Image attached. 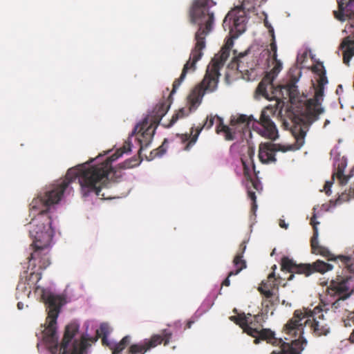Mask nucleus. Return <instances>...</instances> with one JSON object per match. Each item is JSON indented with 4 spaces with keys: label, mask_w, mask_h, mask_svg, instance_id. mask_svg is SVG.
Instances as JSON below:
<instances>
[{
    "label": "nucleus",
    "mask_w": 354,
    "mask_h": 354,
    "mask_svg": "<svg viewBox=\"0 0 354 354\" xmlns=\"http://www.w3.org/2000/svg\"><path fill=\"white\" fill-rule=\"evenodd\" d=\"M269 101L274 100V104L268 105L262 111L260 120H254L252 116L248 117L246 115H237L232 116L230 125L224 124L222 118L218 115L210 114L207 116L202 127L191 129L190 133L178 135L182 142H188L185 149L188 151L196 143L203 129H209L216 122V131L217 133H223L226 140H234L241 139L245 140V144L241 142L233 143L230 148V161L234 167V161L239 159L242 154L248 155L247 152L242 151L243 147L247 146L254 151V146L251 143L252 133L251 129L257 132L261 136L271 140H275L279 137L278 129L276 124L271 119L277 118L283 122L286 129H290L292 136L295 140L294 145H284L281 144H274L271 142L261 143L259 150V158L263 164H271L277 162L275 154L278 151L286 152L288 151L300 149L304 144L305 137L308 131L309 127L316 120L319 116H310L308 122L297 124L290 117L287 111L288 106L284 109L288 102L283 98L272 97Z\"/></svg>",
    "instance_id": "nucleus-1"
},
{
    "label": "nucleus",
    "mask_w": 354,
    "mask_h": 354,
    "mask_svg": "<svg viewBox=\"0 0 354 354\" xmlns=\"http://www.w3.org/2000/svg\"><path fill=\"white\" fill-rule=\"evenodd\" d=\"M265 26L271 36L270 50L252 45L245 53H241L238 57H234L227 65V68L236 69L243 75H247L248 80H254L257 77L264 74V77L259 84L256 92L257 99L263 97L266 100L272 97H280L289 102L290 105L286 112L295 122L298 123L308 122L310 116L323 113L324 109L321 106L324 97V86L328 84L326 71L323 66L319 74V84L322 88L316 91L314 98H308L304 93L300 94L297 83L301 76V71L297 66H292L287 75L285 82L279 86L273 84L274 79L283 68L282 62L277 59V46L273 27L267 20Z\"/></svg>",
    "instance_id": "nucleus-2"
},
{
    "label": "nucleus",
    "mask_w": 354,
    "mask_h": 354,
    "mask_svg": "<svg viewBox=\"0 0 354 354\" xmlns=\"http://www.w3.org/2000/svg\"><path fill=\"white\" fill-rule=\"evenodd\" d=\"M267 0H239V3L231 9L223 21L224 30L229 31V38L226 39L224 46L214 55L208 64L206 73L201 83L197 84L187 97L189 107H183L176 111L167 124H162L166 128L171 127L180 118L189 115L201 105L206 93H214L217 90L220 71L230 56V49L234 45L233 39L238 38L245 32L250 18L258 15V9L262 2Z\"/></svg>",
    "instance_id": "nucleus-3"
},
{
    "label": "nucleus",
    "mask_w": 354,
    "mask_h": 354,
    "mask_svg": "<svg viewBox=\"0 0 354 354\" xmlns=\"http://www.w3.org/2000/svg\"><path fill=\"white\" fill-rule=\"evenodd\" d=\"M333 260L337 262L341 272L335 279L321 281L331 299L323 306L327 317H339L342 321L352 308L348 301L354 293V250H346L344 254L336 256Z\"/></svg>",
    "instance_id": "nucleus-4"
},
{
    "label": "nucleus",
    "mask_w": 354,
    "mask_h": 354,
    "mask_svg": "<svg viewBox=\"0 0 354 354\" xmlns=\"http://www.w3.org/2000/svg\"><path fill=\"white\" fill-rule=\"evenodd\" d=\"M213 0H194L189 9L190 23L197 26L195 32V45L192 50L188 61L185 64L182 73L174 82L173 92L178 88L185 80L188 73H194L196 69V64L202 56V50L205 48V37L212 32L214 28V13L211 8L216 6Z\"/></svg>",
    "instance_id": "nucleus-5"
},
{
    "label": "nucleus",
    "mask_w": 354,
    "mask_h": 354,
    "mask_svg": "<svg viewBox=\"0 0 354 354\" xmlns=\"http://www.w3.org/2000/svg\"><path fill=\"white\" fill-rule=\"evenodd\" d=\"M324 309L316 306L313 310L306 309L304 312L297 310L294 316L284 325V339L294 348L295 352L290 354H301L307 344L303 337L304 328L308 326L310 331L317 335H326L329 333V327L319 319H324L326 316L324 314Z\"/></svg>",
    "instance_id": "nucleus-6"
},
{
    "label": "nucleus",
    "mask_w": 354,
    "mask_h": 354,
    "mask_svg": "<svg viewBox=\"0 0 354 354\" xmlns=\"http://www.w3.org/2000/svg\"><path fill=\"white\" fill-rule=\"evenodd\" d=\"M266 318L261 313L252 317L251 314L245 315L242 313L239 316H232L230 319L239 324L243 330V332L253 337H255L254 343L259 344V339L266 340L278 347L277 349L272 351L271 354H290L291 352H295L294 348L290 346L286 340L282 338L275 337V334L270 329L262 328V320Z\"/></svg>",
    "instance_id": "nucleus-7"
},
{
    "label": "nucleus",
    "mask_w": 354,
    "mask_h": 354,
    "mask_svg": "<svg viewBox=\"0 0 354 354\" xmlns=\"http://www.w3.org/2000/svg\"><path fill=\"white\" fill-rule=\"evenodd\" d=\"M242 151L247 152L248 155L242 154V156H239L240 160L236 159L234 161V171L237 176H243L242 183L247 191L248 197L252 201L250 221H253V223L250 224V226H252L255 222L258 205L257 204L255 192L252 188L258 192H261L263 190V185L258 176L259 171H257L255 169L253 160L254 151L250 149V147L245 146Z\"/></svg>",
    "instance_id": "nucleus-8"
},
{
    "label": "nucleus",
    "mask_w": 354,
    "mask_h": 354,
    "mask_svg": "<svg viewBox=\"0 0 354 354\" xmlns=\"http://www.w3.org/2000/svg\"><path fill=\"white\" fill-rule=\"evenodd\" d=\"M242 151L247 152L248 155L242 154V156H239L240 160L236 159L234 161V171L237 176H243L242 183L247 191L248 197L252 201L250 221H253V223L250 224V226H252L255 222L258 205L257 204L255 192L252 188L258 192H261L263 190V185L258 176L259 171H257L255 169L253 160L254 151L250 149V147L245 146Z\"/></svg>",
    "instance_id": "nucleus-9"
},
{
    "label": "nucleus",
    "mask_w": 354,
    "mask_h": 354,
    "mask_svg": "<svg viewBox=\"0 0 354 354\" xmlns=\"http://www.w3.org/2000/svg\"><path fill=\"white\" fill-rule=\"evenodd\" d=\"M242 151L247 152L248 155L242 154V156H239L240 160L236 159L234 161V171L237 176H243L242 183L247 191L248 197L252 201L250 221H253V223L250 224V226H252L255 222L258 205L257 204L255 192L252 188L258 192H261L263 190V185L258 176L259 171H257L255 169L253 160L254 151L250 149V147L245 146Z\"/></svg>",
    "instance_id": "nucleus-10"
},
{
    "label": "nucleus",
    "mask_w": 354,
    "mask_h": 354,
    "mask_svg": "<svg viewBox=\"0 0 354 354\" xmlns=\"http://www.w3.org/2000/svg\"><path fill=\"white\" fill-rule=\"evenodd\" d=\"M354 197V187H351L348 193H342L337 199L335 202L330 201L329 203L323 204L320 209L317 212V207H313V215L311 218L310 224L313 227V235L311 238V247L313 253L319 254L323 257H327L328 260L335 259V256L325 247L322 246L318 242V228L317 225L319 222L316 221V218L322 215L324 212H329L333 209L337 204H341L342 202L348 201L351 197Z\"/></svg>",
    "instance_id": "nucleus-11"
},
{
    "label": "nucleus",
    "mask_w": 354,
    "mask_h": 354,
    "mask_svg": "<svg viewBox=\"0 0 354 354\" xmlns=\"http://www.w3.org/2000/svg\"><path fill=\"white\" fill-rule=\"evenodd\" d=\"M281 266L283 270H286L290 273L288 278V280L289 281L293 279V272L305 274L306 276H309L315 271L324 273L333 269V266L331 264L326 263L322 260H317L312 265L306 264L297 266L292 259H290L287 257H283L281 259Z\"/></svg>",
    "instance_id": "nucleus-12"
},
{
    "label": "nucleus",
    "mask_w": 354,
    "mask_h": 354,
    "mask_svg": "<svg viewBox=\"0 0 354 354\" xmlns=\"http://www.w3.org/2000/svg\"><path fill=\"white\" fill-rule=\"evenodd\" d=\"M330 156L333 159V176L337 178L342 186L346 185L349 179L354 176V168L350 171L348 175L346 176L344 174V169L347 166V159L345 156L340 157L337 146H335L330 151Z\"/></svg>",
    "instance_id": "nucleus-13"
},
{
    "label": "nucleus",
    "mask_w": 354,
    "mask_h": 354,
    "mask_svg": "<svg viewBox=\"0 0 354 354\" xmlns=\"http://www.w3.org/2000/svg\"><path fill=\"white\" fill-rule=\"evenodd\" d=\"M275 283H271L270 281H263L259 290L266 298L268 302L271 306L277 305L279 303V298L277 295L276 291H278V288L276 287Z\"/></svg>",
    "instance_id": "nucleus-14"
},
{
    "label": "nucleus",
    "mask_w": 354,
    "mask_h": 354,
    "mask_svg": "<svg viewBox=\"0 0 354 354\" xmlns=\"http://www.w3.org/2000/svg\"><path fill=\"white\" fill-rule=\"evenodd\" d=\"M221 289L222 286H220L219 291L218 293H216L215 291L213 290L208 294V295L202 302L200 307L193 315L194 318L198 319L212 307L218 295L221 294Z\"/></svg>",
    "instance_id": "nucleus-15"
},
{
    "label": "nucleus",
    "mask_w": 354,
    "mask_h": 354,
    "mask_svg": "<svg viewBox=\"0 0 354 354\" xmlns=\"http://www.w3.org/2000/svg\"><path fill=\"white\" fill-rule=\"evenodd\" d=\"M248 240L243 241L239 247V251L236 254L233 263L234 266L235 267L234 270H232L230 272V276L236 275L238 274L243 269L246 268V262L245 260L243 259V253L245 252L246 250V243H248Z\"/></svg>",
    "instance_id": "nucleus-16"
},
{
    "label": "nucleus",
    "mask_w": 354,
    "mask_h": 354,
    "mask_svg": "<svg viewBox=\"0 0 354 354\" xmlns=\"http://www.w3.org/2000/svg\"><path fill=\"white\" fill-rule=\"evenodd\" d=\"M167 139L165 138L162 144L156 150L152 151L151 152V158L149 160H153L155 157H162L167 151Z\"/></svg>",
    "instance_id": "nucleus-17"
},
{
    "label": "nucleus",
    "mask_w": 354,
    "mask_h": 354,
    "mask_svg": "<svg viewBox=\"0 0 354 354\" xmlns=\"http://www.w3.org/2000/svg\"><path fill=\"white\" fill-rule=\"evenodd\" d=\"M345 326L354 325V308H352L345 319L343 320Z\"/></svg>",
    "instance_id": "nucleus-18"
},
{
    "label": "nucleus",
    "mask_w": 354,
    "mask_h": 354,
    "mask_svg": "<svg viewBox=\"0 0 354 354\" xmlns=\"http://www.w3.org/2000/svg\"><path fill=\"white\" fill-rule=\"evenodd\" d=\"M270 304L268 302V301L266 299L262 302L263 308L261 310V314L266 317V319L267 318V315L269 311V306Z\"/></svg>",
    "instance_id": "nucleus-19"
},
{
    "label": "nucleus",
    "mask_w": 354,
    "mask_h": 354,
    "mask_svg": "<svg viewBox=\"0 0 354 354\" xmlns=\"http://www.w3.org/2000/svg\"><path fill=\"white\" fill-rule=\"evenodd\" d=\"M140 143V151L144 150L147 149L152 141H138Z\"/></svg>",
    "instance_id": "nucleus-20"
},
{
    "label": "nucleus",
    "mask_w": 354,
    "mask_h": 354,
    "mask_svg": "<svg viewBox=\"0 0 354 354\" xmlns=\"http://www.w3.org/2000/svg\"><path fill=\"white\" fill-rule=\"evenodd\" d=\"M332 183L331 182H326V185H325V191H326V194L327 195H330L331 194V189H330V187L332 186Z\"/></svg>",
    "instance_id": "nucleus-21"
},
{
    "label": "nucleus",
    "mask_w": 354,
    "mask_h": 354,
    "mask_svg": "<svg viewBox=\"0 0 354 354\" xmlns=\"http://www.w3.org/2000/svg\"><path fill=\"white\" fill-rule=\"evenodd\" d=\"M279 225L281 228L287 230L288 228L289 224L286 223L283 218H280L279 221Z\"/></svg>",
    "instance_id": "nucleus-22"
},
{
    "label": "nucleus",
    "mask_w": 354,
    "mask_h": 354,
    "mask_svg": "<svg viewBox=\"0 0 354 354\" xmlns=\"http://www.w3.org/2000/svg\"><path fill=\"white\" fill-rule=\"evenodd\" d=\"M198 319H196V318H194L193 316L192 317V318L188 320V322H187V328H190L192 326V324L197 320Z\"/></svg>",
    "instance_id": "nucleus-23"
},
{
    "label": "nucleus",
    "mask_w": 354,
    "mask_h": 354,
    "mask_svg": "<svg viewBox=\"0 0 354 354\" xmlns=\"http://www.w3.org/2000/svg\"><path fill=\"white\" fill-rule=\"evenodd\" d=\"M230 273L228 274V277L224 279V281H223V283H222V286H229L230 284V280L229 279L230 277Z\"/></svg>",
    "instance_id": "nucleus-24"
},
{
    "label": "nucleus",
    "mask_w": 354,
    "mask_h": 354,
    "mask_svg": "<svg viewBox=\"0 0 354 354\" xmlns=\"http://www.w3.org/2000/svg\"><path fill=\"white\" fill-rule=\"evenodd\" d=\"M276 268H277V266H276V265H274V266H272V269L274 270V271H273L272 273H270V274H269V279H274V277H275L274 270H275Z\"/></svg>",
    "instance_id": "nucleus-25"
},
{
    "label": "nucleus",
    "mask_w": 354,
    "mask_h": 354,
    "mask_svg": "<svg viewBox=\"0 0 354 354\" xmlns=\"http://www.w3.org/2000/svg\"><path fill=\"white\" fill-rule=\"evenodd\" d=\"M17 308L19 310H22L24 308V304L21 301H19L17 303Z\"/></svg>",
    "instance_id": "nucleus-26"
},
{
    "label": "nucleus",
    "mask_w": 354,
    "mask_h": 354,
    "mask_svg": "<svg viewBox=\"0 0 354 354\" xmlns=\"http://www.w3.org/2000/svg\"><path fill=\"white\" fill-rule=\"evenodd\" d=\"M174 326H175L176 328H180L181 326H182L181 322L180 321H176L174 323Z\"/></svg>",
    "instance_id": "nucleus-27"
},
{
    "label": "nucleus",
    "mask_w": 354,
    "mask_h": 354,
    "mask_svg": "<svg viewBox=\"0 0 354 354\" xmlns=\"http://www.w3.org/2000/svg\"><path fill=\"white\" fill-rule=\"evenodd\" d=\"M349 339H350L351 342L354 343V330L351 333Z\"/></svg>",
    "instance_id": "nucleus-28"
},
{
    "label": "nucleus",
    "mask_w": 354,
    "mask_h": 354,
    "mask_svg": "<svg viewBox=\"0 0 354 354\" xmlns=\"http://www.w3.org/2000/svg\"><path fill=\"white\" fill-rule=\"evenodd\" d=\"M330 122L329 120H326L324 122V128L326 127V126L330 124Z\"/></svg>",
    "instance_id": "nucleus-29"
},
{
    "label": "nucleus",
    "mask_w": 354,
    "mask_h": 354,
    "mask_svg": "<svg viewBox=\"0 0 354 354\" xmlns=\"http://www.w3.org/2000/svg\"><path fill=\"white\" fill-rule=\"evenodd\" d=\"M281 303H282L283 305H286V306H291V304H289L288 302H286V300H283Z\"/></svg>",
    "instance_id": "nucleus-30"
},
{
    "label": "nucleus",
    "mask_w": 354,
    "mask_h": 354,
    "mask_svg": "<svg viewBox=\"0 0 354 354\" xmlns=\"http://www.w3.org/2000/svg\"><path fill=\"white\" fill-rule=\"evenodd\" d=\"M339 88L342 89V86L341 84L338 85V86H337V93H338V91H339Z\"/></svg>",
    "instance_id": "nucleus-31"
},
{
    "label": "nucleus",
    "mask_w": 354,
    "mask_h": 354,
    "mask_svg": "<svg viewBox=\"0 0 354 354\" xmlns=\"http://www.w3.org/2000/svg\"><path fill=\"white\" fill-rule=\"evenodd\" d=\"M129 192H130V189H129L127 192L125 194H124L122 197H125L126 196H127L129 194Z\"/></svg>",
    "instance_id": "nucleus-32"
},
{
    "label": "nucleus",
    "mask_w": 354,
    "mask_h": 354,
    "mask_svg": "<svg viewBox=\"0 0 354 354\" xmlns=\"http://www.w3.org/2000/svg\"><path fill=\"white\" fill-rule=\"evenodd\" d=\"M275 250H276V249H274V250H272V254H271V255H272V256L274 254H275Z\"/></svg>",
    "instance_id": "nucleus-33"
},
{
    "label": "nucleus",
    "mask_w": 354,
    "mask_h": 354,
    "mask_svg": "<svg viewBox=\"0 0 354 354\" xmlns=\"http://www.w3.org/2000/svg\"><path fill=\"white\" fill-rule=\"evenodd\" d=\"M127 167H132V165H131L130 164H127Z\"/></svg>",
    "instance_id": "nucleus-34"
}]
</instances>
